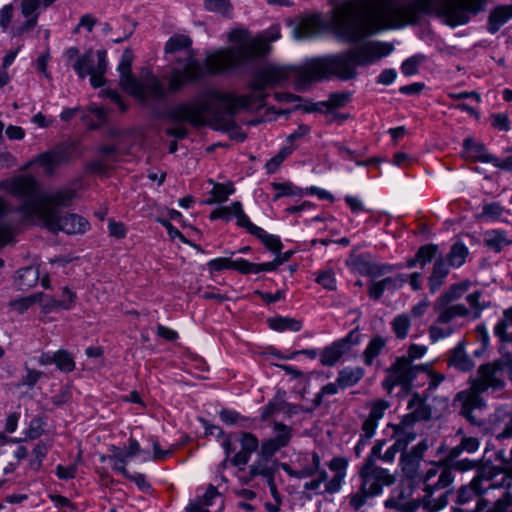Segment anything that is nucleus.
<instances>
[{
    "instance_id": "1",
    "label": "nucleus",
    "mask_w": 512,
    "mask_h": 512,
    "mask_svg": "<svg viewBox=\"0 0 512 512\" xmlns=\"http://www.w3.org/2000/svg\"><path fill=\"white\" fill-rule=\"evenodd\" d=\"M480 0H412L397 5V0H379L372 8L366 0H345L334 8L331 24L336 36L355 43L380 30L416 23L423 15H436L454 27L476 14Z\"/></svg>"
},
{
    "instance_id": "2",
    "label": "nucleus",
    "mask_w": 512,
    "mask_h": 512,
    "mask_svg": "<svg viewBox=\"0 0 512 512\" xmlns=\"http://www.w3.org/2000/svg\"><path fill=\"white\" fill-rule=\"evenodd\" d=\"M302 68L266 66L258 70L254 76L251 87L253 92L248 95L235 96L231 93L208 91L191 103H183L173 107L168 112V117L173 122H188L193 126H202L206 123V117L217 121L223 120L224 115L233 117L242 109H253L261 106L266 87L274 86L293 78L297 90H303L308 84H299L295 70Z\"/></svg>"
},
{
    "instance_id": "3",
    "label": "nucleus",
    "mask_w": 512,
    "mask_h": 512,
    "mask_svg": "<svg viewBox=\"0 0 512 512\" xmlns=\"http://www.w3.org/2000/svg\"><path fill=\"white\" fill-rule=\"evenodd\" d=\"M393 50L392 44L384 42H367L337 54L314 58L295 70L299 84L332 77L342 81L355 79L358 66H367L388 56Z\"/></svg>"
},
{
    "instance_id": "4",
    "label": "nucleus",
    "mask_w": 512,
    "mask_h": 512,
    "mask_svg": "<svg viewBox=\"0 0 512 512\" xmlns=\"http://www.w3.org/2000/svg\"><path fill=\"white\" fill-rule=\"evenodd\" d=\"M7 191L22 199L18 211L24 219L36 221L49 204H68L73 201L75 191L64 188L52 193H44L40 190L38 181L29 175H21L11 179L7 183Z\"/></svg>"
},
{
    "instance_id": "5",
    "label": "nucleus",
    "mask_w": 512,
    "mask_h": 512,
    "mask_svg": "<svg viewBox=\"0 0 512 512\" xmlns=\"http://www.w3.org/2000/svg\"><path fill=\"white\" fill-rule=\"evenodd\" d=\"M235 47L220 49L207 55L205 65L209 74H219L228 69L237 68L258 56L264 55L269 45L264 39H247L244 30L235 29L228 35Z\"/></svg>"
},
{
    "instance_id": "6",
    "label": "nucleus",
    "mask_w": 512,
    "mask_h": 512,
    "mask_svg": "<svg viewBox=\"0 0 512 512\" xmlns=\"http://www.w3.org/2000/svg\"><path fill=\"white\" fill-rule=\"evenodd\" d=\"M358 475L361 481L360 486L348 498L349 506L354 511H359L367 504L368 499L380 495L384 487L391 486L396 481L395 476L388 469L373 463L372 459L364 460Z\"/></svg>"
},
{
    "instance_id": "7",
    "label": "nucleus",
    "mask_w": 512,
    "mask_h": 512,
    "mask_svg": "<svg viewBox=\"0 0 512 512\" xmlns=\"http://www.w3.org/2000/svg\"><path fill=\"white\" fill-rule=\"evenodd\" d=\"M71 203L49 204L36 221L54 234L60 231L67 234L84 233L89 228L88 221L77 214L61 211L62 207H68Z\"/></svg>"
},
{
    "instance_id": "8",
    "label": "nucleus",
    "mask_w": 512,
    "mask_h": 512,
    "mask_svg": "<svg viewBox=\"0 0 512 512\" xmlns=\"http://www.w3.org/2000/svg\"><path fill=\"white\" fill-rule=\"evenodd\" d=\"M74 70L80 78L90 75L91 85L95 88L101 87L105 83L104 74L107 70L106 51L99 50L96 54L91 51L77 58L73 64Z\"/></svg>"
},
{
    "instance_id": "9",
    "label": "nucleus",
    "mask_w": 512,
    "mask_h": 512,
    "mask_svg": "<svg viewBox=\"0 0 512 512\" xmlns=\"http://www.w3.org/2000/svg\"><path fill=\"white\" fill-rule=\"evenodd\" d=\"M124 91L142 102H148L150 100L160 101L166 96V89L163 84L159 78L149 70L143 72L141 79H135L133 84H130Z\"/></svg>"
},
{
    "instance_id": "10",
    "label": "nucleus",
    "mask_w": 512,
    "mask_h": 512,
    "mask_svg": "<svg viewBox=\"0 0 512 512\" xmlns=\"http://www.w3.org/2000/svg\"><path fill=\"white\" fill-rule=\"evenodd\" d=\"M205 75L202 64L191 53L186 57L183 68H173L168 79V91L175 93L187 83L194 82Z\"/></svg>"
},
{
    "instance_id": "11",
    "label": "nucleus",
    "mask_w": 512,
    "mask_h": 512,
    "mask_svg": "<svg viewBox=\"0 0 512 512\" xmlns=\"http://www.w3.org/2000/svg\"><path fill=\"white\" fill-rule=\"evenodd\" d=\"M451 463V461H448L446 455L439 461L432 463V466L422 476L424 491L426 493H433L436 490L445 489L453 483L454 476L450 471Z\"/></svg>"
},
{
    "instance_id": "12",
    "label": "nucleus",
    "mask_w": 512,
    "mask_h": 512,
    "mask_svg": "<svg viewBox=\"0 0 512 512\" xmlns=\"http://www.w3.org/2000/svg\"><path fill=\"white\" fill-rule=\"evenodd\" d=\"M452 512H480V470L471 482L457 490Z\"/></svg>"
},
{
    "instance_id": "13",
    "label": "nucleus",
    "mask_w": 512,
    "mask_h": 512,
    "mask_svg": "<svg viewBox=\"0 0 512 512\" xmlns=\"http://www.w3.org/2000/svg\"><path fill=\"white\" fill-rule=\"evenodd\" d=\"M488 450L482 456V494L491 488H509L512 479V468L491 466L489 460L484 461Z\"/></svg>"
},
{
    "instance_id": "14",
    "label": "nucleus",
    "mask_w": 512,
    "mask_h": 512,
    "mask_svg": "<svg viewBox=\"0 0 512 512\" xmlns=\"http://www.w3.org/2000/svg\"><path fill=\"white\" fill-rule=\"evenodd\" d=\"M360 342L358 328L349 332V334L325 347L321 353L320 362L323 366H333L337 361L347 353L354 345Z\"/></svg>"
},
{
    "instance_id": "15",
    "label": "nucleus",
    "mask_w": 512,
    "mask_h": 512,
    "mask_svg": "<svg viewBox=\"0 0 512 512\" xmlns=\"http://www.w3.org/2000/svg\"><path fill=\"white\" fill-rule=\"evenodd\" d=\"M454 401L460 403V414L470 423L477 424L472 412L480 407V379L472 380L471 386L457 393Z\"/></svg>"
},
{
    "instance_id": "16",
    "label": "nucleus",
    "mask_w": 512,
    "mask_h": 512,
    "mask_svg": "<svg viewBox=\"0 0 512 512\" xmlns=\"http://www.w3.org/2000/svg\"><path fill=\"white\" fill-rule=\"evenodd\" d=\"M427 397H422L419 393H412L408 401L410 413L405 415L399 424V427L411 426L417 421H427L431 418V408L426 403Z\"/></svg>"
},
{
    "instance_id": "17",
    "label": "nucleus",
    "mask_w": 512,
    "mask_h": 512,
    "mask_svg": "<svg viewBox=\"0 0 512 512\" xmlns=\"http://www.w3.org/2000/svg\"><path fill=\"white\" fill-rule=\"evenodd\" d=\"M236 441L239 442L241 449L232 456L230 462L242 469L249 462L251 455L257 451L259 440L254 434L243 431L236 433Z\"/></svg>"
},
{
    "instance_id": "18",
    "label": "nucleus",
    "mask_w": 512,
    "mask_h": 512,
    "mask_svg": "<svg viewBox=\"0 0 512 512\" xmlns=\"http://www.w3.org/2000/svg\"><path fill=\"white\" fill-rule=\"evenodd\" d=\"M420 367L413 365L409 358L405 356L397 357L395 362L388 367L385 371L392 373L400 382V386L408 389L412 381L416 378Z\"/></svg>"
},
{
    "instance_id": "19",
    "label": "nucleus",
    "mask_w": 512,
    "mask_h": 512,
    "mask_svg": "<svg viewBox=\"0 0 512 512\" xmlns=\"http://www.w3.org/2000/svg\"><path fill=\"white\" fill-rule=\"evenodd\" d=\"M504 387L505 381L501 371V363L495 360L482 365V393L488 390L499 391Z\"/></svg>"
},
{
    "instance_id": "20",
    "label": "nucleus",
    "mask_w": 512,
    "mask_h": 512,
    "mask_svg": "<svg viewBox=\"0 0 512 512\" xmlns=\"http://www.w3.org/2000/svg\"><path fill=\"white\" fill-rule=\"evenodd\" d=\"M433 308L438 315L436 322L439 324H447L458 316L466 317L469 315V309L463 304L450 305L448 302L436 300Z\"/></svg>"
},
{
    "instance_id": "21",
    "label": "nucleus",
    "mask_w": 512,
    "mask_h": 512,
    "mask_svg": "<svg viewBox=\"0 0 512 512\" xmlns=\"http://www.w3.org/2000/svg\"><path fill=\"white\" fill-rule=\"evenodd\" d=\"M347 465L348 462L343 457H335L328 463V467L335 472V475L324 485L322 493L334 494L341 489Z\"/></svg>"
},
{
    "instance_id": "22",
    "label": "nucleus",
    "mask_w": 512,
    "mask_h": 512,
    "mask_svg": "<svg viewBox=\"0 0 512 512\" xmlns=\"http://www.w3.org/2000/svg\"><path fill=\"white\" fill-rule=\"evenodd\" d=\"M68 160L69 152L66 149H56L39 155L37 162L45 168L47 174H52L56 168Z\"/></svg>"
},
{
    "instance_id": "23",
    "label": "nucleus",
    "mask_w": 512,
    "mask_h": 512,
    "mask_svg": "<svg viewBox=\"0 0 512 512\" xmlns=\"http://www.w3.org/2000/svg\"><path fill=\"white\" fill-rule=\"evenodd\" d=\"M278 471V461L269 457L258 454L257 460L249 467L251 477L263 476L267 479L274 477Z\"/></svg>"
},
{
    "instance_id": "24",
    "label": "nucleus",
    "mask_w": 512,
    "mask_h": 512,
    "mask_svg": "<svg viewBox=\"0 0 512 512\" xmlns=\"http://www.w3.org/2000/svg\"><path fill=\"white\" fill-rule=\"evenodd\" d=\"M449 267L451 266L443 256L436 258L429 277V289L432 293H435L444 284L445 278L449 274Z\"/></svg>"
},
{
    "instance_id": "25",
    "label": "nucleus",
    "mask_w": 512,
    "mask_h": 512,
    "mask_svg": "<svg viewBox=\"0 0 512 512\" xmlns=\"http://www.w3.org/2000/svg\"><path fill=\"white\" fill-rule=\"evenodd\" d=\"M512 18V5H500L495 7L489 14L487 29L496 33L502 25Z\"/></svg>"
},
{
    "instance_id": "26",
    "label": "nucleus",
    "mask_w": 512,
    "mask_h": 512,
    "mask_svg": "<svg viewBox=\"0 0 512 512\" xmlns=\"http://www.w3.org/2000/svg\"><path fill=\"white\" fill-rule=\"evenodd\" d=\"M133 58L134 55L132 50L129 48L125 49L122 54L121 62L118 66V71L120 73L119 82L123 90L130 84H133V81L136 79L131 72Z\"/></svg>"
},
{
    "instance_id": "27",
    "label": "nucleus",
    "mask_w": 512,
    "mask_h": 512,
    "mask_svg": "<svg viewBox=\"0 0 512 512\" xmlns=\"http://www.w3.org/2000/svg\"><path fill=\"white\" fill-rule=\"evenodd\" d=\"M448 364L463 372L470 371L474 367L473 360L466 354L461 344L451 351Z\"/></svg>"
},
{
    "instance_id": "28",
    "label": "nucleus",
    "mask_w": 512,
    "mask_h": 512,
    "mask_svg": "<svg viewBox=\"0 0 512 512\" xmlns=\"http://www.w3.org/2000/svg\"><path fill=\"white\" fill-rule=\"evenodd\" d=\"M484 243L487 248L499 253L503 247L512 244V240L507 239L503 231L489 230L484 234Z\"/></svg>"
},
{
    "instance_id": "29",
    "label": "nucleus",
    "mask_w": 512,
    "mask_h": 512,
    "mask_svg": "<svg viewBox=\"0 0 512 512\" xmlns=\"http://www.w3.org/2000/svg\"><path fill=\"white\" fill-rule=\"evenodd\" d=\"M101 159L90 164L92 171L103 172L107 168V164L115 162L118 158V148L116 146H102L99 148Z\"/></svg>"
},
{
    "instance_id": "30",
    "label": "nucleus",
    "mask_w": 512,
    "mask_h": 512,
    "mask_svg": "<svg viewBox=\"0 0 512 512\" xmlns=\"http://www.w3.org/2000/svg\"><path fill=\"white\" fill-rule=\"evenodd\" d=\"M479 447V441L475 437H463L459 445L448 450L446 456L448 457V461L456 460L462 452L466 451L468 453L475 452Z\"/></svg>"
},
{
    "instance_id": "31",
    "label": "nucleus",
    "mask_w": 512,
    "mask_h": 512,
    "mask_svg": "<svg viewBox=\"0 0 512 512\" xmlns=\"http://www.w3.org/2000/svg\"><path fill=\"white\" fill-rule=\"evenodd\" d=\"M320 19L317 16H312L301 21L295 29L296 37L299 39L309 38L316 35L320 30Z\"/></svg>"
},
{
    "instance_id": "32",
    "label": "nucleus",
    "mask_w": 512,
    "mask_h": 512,
    "mask_svg": "<svg viewBox=\"0 0 512 512\" xmlns=\"http://www.w3.org/2000/svg\"><path fill=\"white\" fill-rule=\"evenodd\" d=\"M467 256V247L461 242H456L451 246L450 251L444 257V259L449 263L451 267H460L464 264Z\"/></svg>"
},
{
    "instance_id": "33",
    "label": "nucleus",
    "mask_w": 512,
    "mask_h": 512,
    "mask_svg": "<svg viewBox=\"0 0 512 512\" xmlns=\"http://www.w3.org/2000/svg\"><path fill=\"white\" fill-rule=\"evenodd\" d=\"M191 45L192 40L189 36L184 34H175L166 42L164 52L171 54L178 51L187 50L191 47Z\"/></svg>"
},
{
    "instance_id": "34",
    "label": "nucleus",
    "mask_w": 512,
    "mask_h": 512,
    "mask_svg": "<svg viewBox=\"0 0 512 512\" xmlns=\"http://www.w3.org/2000/svg\"><path fill=\"white\" fill-rule=\"evenodd\" d=\"M269 327L273 330L284 331L290 330L297 332L301 329L302 323L299 320L289 317H275L268 319Z\"/></svg>"
},
{
    "instance_id": "35",
    "label": "nucleus",
    "mask_w": 512,
    "mask_h": 512,
    "mask_svg": "<svg viewBox=\"0 0 512 512\" xmlns=\"http://www.w3.org/2000/svg\"><path fill=\"white\" fill-rule=\"evenodd\" d=\"M363 377V371L360 368H345L338 374L337 381L340 388H347L357 384Z\"/></svg>"
},
{
    "instance_id": "36",
    "label": "nucleus",
    "mask_w": 512,
    "mask_h": 512,
    "mask_svg": "<svg viewBox=\"0 0 512 512\" xmlns=\"http://www.w3.org/2000/svg\"><path fill=\"white\" fill-rule=\"evenodd\" d=\"M386 345V339L382 336L373 337L363 353L366 365H372L373 360L380 354Z\"/></svg>"
},
{
    "instance_id": "37",
    "label": "nucleus",
    "mask_w": 512,
    "mask_h": 512,
    "mask_svg": "<svg viewBox=\"0 0 512 512\" xmlns=\"http://www.w3.org/2000/svg\"><path fill=\"white\" fill-rule=\"evenodd\" d=\"M233 208H234V216L237 219V225L239 227L245 228L250 234L256 235L257 233L261 232V227L256 226L253 224L248 216L244 213L242 209V204L238 201L233 202Z\"/></svg>"
},
{
    "instance_id": "38",
    "label": "nucleus",
    "mask_w": 512,
    "mask_h": 512,
    "mask_svg": "<svg viewBox=\"0 0 512 512\" xmlns=\"http://www.w3.org/2000/svg\"><path fill=\"white\" fill-rule=\"evenodd\" d=\"M39 271L34 267H26L18 271V285L21 289H29L36 285Z\"/></svg>"
},
{
    "instance_id": "39",
    "label": "nucleus",
    "mask_w": 512,
    "mask_h": 512,
    "mask_svg": "<svg viewBox=\"0 0 512 512\" xmlns=\"http://www.w3.org/2000/svg\"><path fill=\"white\" fill-rule=\"evenodd\" d=\"M469 286V281H464L459 284H453L437 300H440L441 302L451 303L454 300L459 299L468 290Z\"/></svg>"
},
{
    "instance_id": "40",
    "label": "nucleus",
    "mask_w": 512,
    "mask_h": 512,
    "mask_svg": "<svg viewBox=\"0 0 512 512\" xmlns=\"http://www.w3.org/2000/svg\"><path fill=\"white\" fill-rule=\"evenodd\" d=\"M292 427L287 426L281 422L274 421L273 422V432L274 436L272 437L274 440H276L280 445H283L284 447L288 446L290 443V440L292 438Z\"/></svg>"
},
{
    "instance_id": "41",
    "label": "nucleus",
    "mask_w": 512,
    "mask_h": 512,
    "mask_svg": "<svg viewBox=\"0 0 512 512\" xmlns=\"http://www.w3.org/2000/svg\"><path fill=\"white\" fill-rule=\"evenodd\" d=\"M461 157L470 162H476L480 159V145L472 137H467L464 140Z\"/></svg>"
},
{
    "instance_id": "42",
    "label": "nucleus",
    "mask_w": 512,
    "mask_h": 512,
    "mask_svg": "<svg viewBox=\"0 0 512 512\" xmlns=\"http://www.w3.org/2000/svg\"><path fill=\"white\" fill-rule=\"evenodd\" d=\"M234 192V188L232 185H225L216 183L213 186V189L211 191L213 198L207 200V204H213L215 202H225L229 195Z\"/></svg>"
},
{
    "instance_id": "43",
    "label": "nucleus",
    "mask_w": 512,
    "mask_h": 512,
    "mask_svg": "<svg viewBox=\"0 0 512 512\" xmlns=\"http://www.w3.org/2000/svg\"><path fill=\"white\" fill-rule=\"evenodd\" d=\"M410 328V320L407 315H398L392 321V329L399 339H403L407 336Z\"/></svg>"
},
{
    "instance_id": "44",
    "label": "nucleus",
    "mask_w": 512,
    "mask_h": 512,
    "mask_svg": "<svg viewBox=\"0 0 512 512\" xmlns=\"http://www.w3.org/2000/svg\"><path fill=\"white\" fill-rule=\"evenodd\" d=\"M259 238L262 243L272 252L280 253L282 249V243L279 237L266 233L265 230L261 228V232L255 235Z\"/></svg>"
},
{
    "instance_id": "45",
    "label": "nucleus",
    "mask_w": 512,
    "mask_h": 512,
    "mask_svg": "<svg viewBox=\"0 0 512 512\" xmlns=\"http://www.w3.org/2000/svg\"><path fill=\"white\" fill-rule=\"evenodd\" d=\"M437 251L438 246L435 244L421 246L416 253L421 266L424 267L427 263L431 262L436 257Z\"/></svg>"
},
{
    "instance_id": "46",
    "label": "nucleus",
    "mask_w": 512,
    "mask_h": 512,
    "mask_svg": "<svg viewBox=\"0 0 512 512\" xmlns=\"http://www.w3.org/2000/svg\"><path fill=\"white\" fill-rule=\"evenodd\" d=\"M204 4L209 11L217 12L224 16H229L232 8L230 0H204Z\"/></svg>"
},
{
    "instance_id": "47",
    "label": "nucleus",
    "mask_w": 512,
    "mask_h": 512,
    "mask_svg": "<svg viewBox=\"0 0 512 512\" xmlns=\"http://www.w3.org/2000/svg\"><path fill=\"white\" fill-rule=\"evenodd\" d=\"M55 364L60 370L65 372H70L75 367L72 357L66 351H58L55 353Z\"/></svg>"
},
{
    "instance_id": "48",
    "label": "nucleus",
    "mask_w": 512,
    "mask_h": 512,
    "mask_svg": "<svg viewBox=\"0 0 512 512\" xmlns=\"http://www.w3.org/2000/svg\"><path fill=\"white\" fill-rule=\"evenodd\" d=\"M315 281L320 284L324 289L336 290V279L332 270H324L319 272Z\"/></svg>"
},
{
    "instance_id": "49",
    "label": "nucleus",
    "mask_w": 512,
    "mask_h": 512,
    "mask_svg": "<svg viewBox=\"0 0 512 512\" xmlns=\"http://www.w3.org/2000/svg\"><path fill=\"white\" fill-rule=\"evenodd\" d=\"M401 464H402V470L408 477H414L415 473L417 472L420 460L414 459L413 456H410L407 453L402 454L401 456Z\"/></svg>"
},
{
    "instance_id": "50",
    "label": "nucleus",
    "mask_w": 512,
    "mask_h": 512,
    "mask_svg": "<svg viewBox=\"0 0 512 512\" xmlns=\"http://www.w3.org/2000/svg\"><path fill=\"white\" fill-rule=\"evenodd\" d=\"M48 447L44 443H38L32 451V459L30 460V467L33 470H39L42 465V460L45 458Z\"/></svg>"
},
{
    "instance_id": "51",
    "label": "nucleus",
    "mask_w": 512,
    "mask_h": 512,
    "mask_svg": "<svg viewBox=\"0 0 512 512\" xmlns=\"http://www.w3.org/2000/svg\"><path fill=\"white\" fill-rule=\"evenodd\" d=\"M16 234L15 226L9 223H1L0 224V248L7 245L10 241H12L13 237ZM4 264L3 260L0 259V267Z\"/></svg>"
},
{
    "instance_id": "52",
    "label": "nucleus",
    "mask_w": 512,
    "mask_h": 512,
    "mask_svg": "<svg viewBox=\"0 0 512 512\" xmlns=\"http://www.w3.org/2000/svg\"><path fill=\"white\" fill-rule=\"evenodd\" d=\"M281 448H284V446L280 445V443L273 438H269L262 441L259 453L265 457L273 459L275 453Z\"/></svg>"
},
{
    "instance_id": "53",
    "label": "nucleus",
    "mask_w": 512,
    "mask_h": 512,
    "mask_svg": "<svg viewBox=\"0 0 512 512\" xmlns=\"http://www.w3.org/2000/svg\"><path fill=\"white\" fill-rule=\"evenodd\" d=\"M351 94L348 92L332 93L325 105L328 108H339L345 106L350 101Z\"/></svg>"
},
{
    "instance_id": "54",
    "label": "nucleus",
    "mask_w": 512,
    "mask_h": 512,
    "mask_svg": "<svg viewBox=\"0 0 512 512\" xmlns=\"http://www.w3.org/2000/svg\"><path fill=\"white\" fill-rule=\"evenodd\" d=\"M338 381L336 380L334 383H328L322 387L321 391L315 395L313 399L314 408L320 406L322 404L323 397L325 395H334L338 392L339 388Z\"/></svg>"
},
{
    "instance_id": "55",
    "label": "nucleus",
    "mask_w": 512,
    "mask_h": 512,
    "mask_svg": "<svg viewBox=\"0 0 512 512\" xmlns=\"http://www.w3.org/2000/svg\"><path fill=\"white\" fill-rule=\"evenodd\" d=\"M389 407L390 403L388 401L378 399L372 403L369 417L379 421L383 417L385 410Z\"/></svg>"
},
{
    "instance_id": "56",
    "label": "nucleus",
    "mask_w": 512,
    "mask_h": 512,
    "mask_svg": "<svg viewBox=\"0 0 512 512\" xmlns=\"http://www.w3.org/2000/svg\"><path fill=\"white\" fill-rule=\"evenodd\" d=\"M421 56H413L411 58L406 59L401 66V71L403 74L407 76H411L417 73L418 66L422 61Z\"/></svg>"
},
{
    "instance_id": "57",
    "label": "nucleus",
    "mask_w": 512,
    "mask_h": 512,
    "mask_svg": "<svg viewBox=\"0 0 512 512\" xmlns=\"http://www.w3.org/2000/svg\"><path fill=\"white\" fill-rule=\"evenodd\" d=\"M225 438H224V441L222 443V447L225 451V454H226V458L224 459V461L221 463V466L223 468L226 467V464H227V461L232 458L230 457L231 454L235 451V447L233 446V443L234 442H237L236 441V433H230L228 435H224Z\"/></svg>"
},
{
    "instance_id": "58",
    "label": "nucleus",
    "mask_w": 512,
    "mask_h": 512,
    "mask_svg": "<svg viewBox=\"0 0 512 512\" xmlns=\"http://www.w3.org/2000/svg\"><path fill=\"white\" fill-rule=\"evenodd\" d=\"M482 162H492L496 167L512 172V156L500 162L493 155L482 151Z\"/></svg>"
},
{
    "instance_id": "59",
    "label": "nucleus",
    "mask_w": 512,
    "mask_h": 512,
    "mask_svg": "<svg viewBox=\"0 0 512 512\" xmlns=\"http://www.w3.org/2000/svg\"><path fill=\"white\" fill-rule=\"evenodd\" d=\"M480 465V461H473L469 459H462V460H454L450 464V471L457 470L460 472H465L474 468H478Z\"/></svg>"
},
{
    "instance_id": "60",
    "label": "nucleus",
    "mask_w": 512,
    "mask_h": 512,
    "mask_svg": "<svg viewBox=\"0 0 512 512\" xmlns=\"http://www.w3.org/2000/svg\"><path fill=\"white\" fill-rule=\"evenodd\" d=\"M232 269L242 274H256V263H251L245 259L232 260Z\"/></svg>"
},
{
    "instance_id": "61",
    "label": "nucleus",
    "mask_w": 512,
    "mask_h": 512,
    "mask_svg": "<svg viewBox=\"0 0 512 512\" xmlns=\"http://www.w3.org/2000/svg\"><path fill=\"white\" fill-rule=\"evenodd\" d=\"M490 119H491V124L494 128L501 130V131H508L510 129V122H509L507 114H503V113L492 114Z\"/></svg>"
},
{
    "instance_id": "62",
    "label": "nucleus",
    "mask_w": 512,
    "mask_h": 512,
    "mask_svg": "<svg viewBox=\"0 0 512 512\" xmlns=\"http://www.w3.org/2000/svg\"><path fill=\"white\" fill-rule=\"evenodd\" d=\"M75 299L76 294L70 291L67 287H64L62 290V299L55 302V305L62 309H70L73 306Z\"/></svg>"
},
{
    "instance_id": "63",
    "label": "nucleus",
    "mask_w": 512,
    "mask_h": 512,
    "mask_svg": "<svg viewBox=\"0 0 512 512\" xmlns=\"http://www.w3.org/2000/svg\"><path fill=\"white\" fill-rule=\"evenodd\" d=\"M493 512H512V497L504 492L502 498H499L495 503Z\"/></svg>"
},
{
    "instance_id": "64",
    "label": "nucleus",
    "mask_w": 512,
    "mask_h": 512,
    "mask_svg": "<svg viewBox=\"0 0 512 512\" xmlns=\"http://www.w3.org/2000/svg\"><path fill=\"white\" fill-rule=\"evenodd\" d=\"M49 497L57 507L63 508L64 512H74L75 506L68 498L61 495H50Z\"/></svg>"
}]
</instances>
